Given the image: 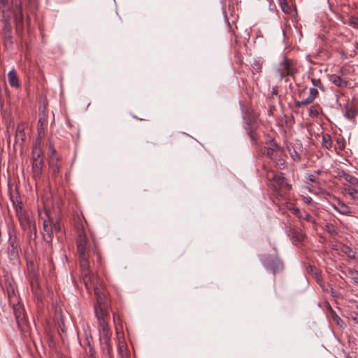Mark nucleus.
Returning <instances> with one entry per match:
<instances>
[{
  "mask_svg": "<svg viewBox=\"0 0 358 358\" xmlns=\"http://www.w3.org/2000/svg\"><path fill=\"white\" fill-rule=\"evenodd\" d=\"M83 275V282L88 292L93 289L96 296V303L94 304L95 315L99 312L108 313V303L105 288L102 280L94 273L87 271Z\"/></svg>",
  "mask_w": 358,
  "mask_h": 358,
  "instance_id": "f257e3e1",
  "label": "nucleus"
},
{
  "mask_svg": "<svg viewBox=\"0 0 358 358\" xmlns=\"http://www.w3.org/2000/svg\"><path fill=\"white\" fill-rule=\"evenodd\" d=\"M99 324V341L101 348V351L103 355L110 357L112 348L110 345V336L112 332L108 327V313L99 312L96 315Z\"/></svg>",
  "mask_w": 358,
  "mask_h": 358,
  "instance_id": "f03ea898",
  "label": "nucleus"
},
{
  "mask_svg": "<svg viewBox=\"0 0 358 358\" xmlns=\"http://www.w3.org/2000/svg\"><path fill=\"white\" fill-rule=\"evenodd\" d=\"M0 11L2 17L3 34L7 38L10 39L12 36L10 19L13 16V10L10 9L9 0H0Z\"/></svg>",
  "mask_w": 358,
  "mask_h": 358,
  "instance_id": "7ed1b4c3",
  "label": "nucleus"
},
{
  "mask_svg": "<svg viewBox=\"0 0 358 358\" xmlns=\"http://www.w3.org/2000/svg\"><path fill=\"white\" fill-rule=\"evenodd\" d=\"M298 72V64L296 61L284 57L279 64L277 73L280 79H285L286 82L289 80V77H294Z\"/></svg>",
  "mask_w": 358,
  "mask_h": 358,
  "instance_id": "20e7f679",
  "label": "nucleus"
},
{
  "mask_svg": "<svg viewBox=\"0 0 358 358\" xmlns=\"http://www.w3.org/2000/svg\"><path fill=\"white\" fill-rule=\"evenodd\" d=\"M15 208L21 228L24 231L28 230L29 228L34 229V225H36L35 220L31 214L23 209L22 202L17 203Z\"/></svg>",
  "mask_w": 358,
  "mask_h": 358,
  "instance_id": "39448f33",
  "label": "nucleus"
},
{
  "mask_svg": "<svg viewBox=\"0 0 358 358\" xmlns=\"http://www.w3.org/2000/svg\"><path fill=\"white\" fill-rule=\"evenodd\" d=\"M266 177L270 181L271 187L275 192H278L282 189L289 191L292 188L291 185L288 184L282 173L274 174L271 178H269L268 175H267Z\"/></svg>",
  "mask_w": 358,
  "mask_h": 358,
  "instance_id": "423d86ee",
  "label": "nucleus"
},
{
  "mask_svg": "<svg viewBox=\"0 0 358 358\" xmlns=\"http://www.w3.org/2000/svg\"><path fill=\"white\" fill-rule=\"evenodd\" d=\"M77 230V248L79 255L86 253L88 248L89 239L86 235L85 227L83 222H78L76 224Z\"/></svg>",
  "mask_w": 358,
  "mask_h": 358,
  "instance_id": "0eeeda50",
  "label": "nucleus"
},
{
  "mask_svg": "<svg viewBox=\"0 0 358 358\" xmlns=\"http://www.w3.org/2000/svg\"><path fill=\"white\" fill-rule=\"evenodd\" d=\"M11 10H13V17L15 21L16 31H22L24 27V17L22 12L21 0H12L9 3Z\"/></svg>",
  "mask_w": 358,
  "mask_h": 358,
  "instance_id": "6e6552de",
  "label": "nucleus"
},
{
  "mask_svg": "<svg viewBox=\"0 0 358 358\" xmlns=\"http://www.w3.org/2000/svg\"><path fill=\"white\" fill-rule=\"evenodd\" d=\"M264 266L268 271H271L273 274L282 271L284 264L278 257H271L270 256H265L263 259Z\"/></svg>",
  "mask_w": 358,
  "mask_h": 358,
  "instance_id": "1a4fd4ad",
  "label": "nucleus"
},
{
  "mask_svg": "<svg viewBox=\"0 0 358 358\" xmlns=\"http://www.w3.org/2000/svg\"><path fill=\"white\" fill-rule=\"evenodd\" d=\"M41 151L35 148L33 150L32 172L34 178H39L42 173L43 159L41 157Z\"/></svg>",
  "mask_w": 358,
  "mask_h": 358,
  "instance_id": "9d476101",
  "label": "nucleus"
},
{
  "mask_svg": "<svg viewBox=\"0 0 358 358\" xmlns=\"http://www.w3.org/2000/svg\"><path fill=\"white\" fill-rule=\"evenodd\" d=\"M287 209L290 210L300 220H306L311 223H314L313 217L306 210H301L297 208L295 204L289 203L287 204Z\"/></svg>",
  "mask_w": 358,
  "mask_h": 358,
  "instance_id": "9b49d317",
  "label": "nucleus"
},
{
  "mask_svg": "<svg viewBox=\"0 0 358 358\" xmlns=\"http://www.w3.org/2000/svg\"><path fill=\"white\" fill-rule=\"evenodd\" d=\"M20 247L18 245L17 238L15 235H12L9 232L8 254L11 259H15L18 256Z\"/></svg>",
  "mask_w": 358,
  "mask_h": 358,
  "instance_id": "f8f14e48",
  "label": "nucleus"
},
{
  "mask_svg": "<svg viewBox=\"0 0 358 358\" xmlns=\"http://www.w3.org/2000/svg\"><path fill=\"white\" fill-rule=\"evenodd\" d=\"M43 236L44 241L48 243H51L52 241V226L50 220H44L43 222Z\"/></svg>",
  "mask_w": 358,
  "mask_h": 358,
  "instance_id": "ddd939ff",
  "label": "nucleus"
},
{
  "mask_svg": "<svg viewBox=\"0 0 358 358\" xmlns=\"http://www.w3.org/2000/svg\"><path fill=\"white\" fill-rule=\"evenodd\" d=\"M331 205L332 207L341 214L348 215L351 213L350 207L338 199H336Z\"/></svg>",
  "mask_w": 358,
  "mask_h": 358,
  "instance_id": "4468645a",
  "label": "nucleus"
},
{
  "mask_svg": "<svg viewBox=\"0 0 358 358\" xmlns=\"http://www.w3.org/2000/svg\"><path fill=\"white\" fill-rule=\"evenodd\" d=\"M13 312L19 327L22 328V326L25 324L27 322L25 319L24 309L21 306V305L17 304L13 307Z\"/></svg>",
  "mask_w": 358,
  "mask_h": 358,
  "instance_id": "2eb2a0df",
  "label": "nucleus"
},
{
  "mask_svg": "<svg viewBox=\"0 0 358 358\" xmlns=\"http://www.w3.org/2000/svg\"><path fill=\"white\" fill-rule=\"evenodd\" d=\"M318 95V91L316 88H310L309 90V95L305 99H303L301 101H296L295 102V106L296 107H300L301 106H306V105H309L311 103L313 102V101L315 100V99L317 96Z\"/></svg>",
  "mask_w": 358,
  "mask_h": 358,
  "instance_id": "dca6fc26",
  "label": "nucleus"
},
{
  "mask_svg": "<svg viewBox=\"0 0 358 358\" xmlns=\"http://www.w3.org/2000/svg\"><path fill=\"white\" fill-rule=\"evenodd\" d=\"M29 278L30 280V285L32 292L38 295L40 290V284L38 280V275L36 272H31L29 274Z\"/></svg>",
  "mask_w": 358,
  "mask_h": 358,
  "instance_id": "f3484780",
  "label": "nucleus"
},
{
  "mask_svg": "<svg viewBox=\"0 0 358 358\" xmlns=\"http://www.w3.org/2000/svg\"><path fill=\"white\" fill-rule=\"evenodd\" d=\"M271 147L266 148L265 154L272 160H275L278 152H280V148L273 140L271 141Z\"/></svg>",
  "mask_w": 358,
  "mask_h": 358,
  "instance_id": "a211bd4d",
  "label": "nucleus"
},
{
  "mask_svg": "<svg viewBox=\"0 0 358 358\" xmlns=\"http://www.w3.org/2000/svg\"><path fill=\"white\" fill-rule=\"evenodd\" d=\"M60 158H53L52 159H48V164L50 171L52 177L57 178L59 174L60 166L59 165V161Z\"/></svg>",
  "mask_w": 358,
  "mask_h": 358,
  "instance_id": "6ab92c4d",
  "label": "nucleus"
},
{
  "mask_svg": "<svg viewBox=\"0 0 358 358\" xmlns=\"http://www.w3.org/2000/svg\"><path fill=\"white\" fill-rule=\"evenodd\" d=\"M8 79L11 87L17 88L20 87V82L15 69L10 70L8 73Z\"/></svg>",
  "mask_w": 358,
  "mask_h": 358,
  "instance_id": "aec40b11",
  "label": "nucleus"
},
{
  "mask_svg": "<svg viewBox=\"0 0 358 358\" xmlns=\"http://www.w3.org/2000/svg\"><path fill=\"white\" fill-rule=\"evenodd\" d=\"M357 113V109L352 104V103H350L349 101L346 103L345 106V116L350 120H352Z\"/></svg>",
  "mask_w": 358,
  "mask_h": 358,
  "instance_id": "412c9836",
  "label": "nucleus"
},
{
  "mask_svg": "<svg viewBox=\"0 0 358 358\" xmlns=\"http://www.w3.org/2000/svg\"><path fill=\"white\" fill-rule=\"evenodd\" d=\"M330 80L335 85L343 88L346 87L348 85V82L346 80L336 74H333L330 76Z\"/></svg>",
  "mask_w": 358,
  "mask_h": 358,
  "instance_id": "4be33fe9",
  "label": "nucleus"
},
{
  "mask_svg": "<svg viewBox=\"0 0 358 358\" xmlns=\"http://www.w3.org/2000/svg\"><path fill=\"white\" fill-rule=\"evenodd\" d=\"M257 118V116L255 113H253L252 111L249 112V110H248L243 116L245 128L250 127V125L256 121Z\"/></svg>",
  "mask_w": 358,
  "mask_h": 358,
  "instance_id": "5701e85b",
  "label": "nucleus"
},
{
  "mask_svg": "<svg viewBox=\"0 0 358 358\" xmlns=\"http://www.w3.org/2000/svg\"><path fill=\"white\" fill-rule=\"evenodd\" d=\"M79 258H80V268L83 272V275H84L85 273H87V271H89L90 263H89L88 258H87L86 253H83V255H79Z\"/></svg>",
  "mask_w": 358,
  "mask_h": 358,
  "instance_id": "b1692460",
  "label": "nucleus"
},
{
  "mask_svg": "<svg viewBox=\"0 0 358 358\" xmlns=\"http://www.w3.org/2000/svg\"><path fill=\"white\" fill-rule=\"evenodd\" d=\"M341 177H343L346 181L350 183L352 186H358V178H357L356 177L348 173H346L344 171L342 172Z\"/></svg>",
  "mask_w": 358,
  "mask_h": 358,
  "instance_id": "393cba45",
  "label": "nucleus"
},
{
  "mask_svg": "<svg viewBox=\"0 0 358 358\" xmlns=\"http://www.w3.org/2000/svg\"><path fill=\"white\" fill-rule=\"evenodd\" d=\"M345 147V141L343 137H338L336 138V143L334 145V149L336 153H339L343 151Z\"/></svg>",
  "mask_w": 358,
  "mask_h": 358,
  "instance_id": "a878e982",
  "label": "nucleus"
},
{
  "mask_svg": "<svg viewBox=\"0 0 358 358\" xmlns=\"http://www.w3.org/2000/svg\"><path fill=\"white\" fill-rule=\"evenodd\" d=\"M24 124L20 123L17 126L15 138L20 139L22 141L24 140L25 133L24 131Z\"/></svg>",
  "mask_w": 358,
  "mask_h": 358,
  "instance_id": "bb28decb",
  "label": "nucleus"
},
{
  "mask_svg": "<svg viewBox=\"0 0 358 358\" xmlns=\"http://www.w3.org/2000/svg\"><path fill=\"white\" fill-rule=\"evenodd\" d=\"M322 146L327 150H330L331 148L332 140L329 134H325L322 136Z\"/></svg>",
  "mask_w": 358,
  "mask_h": 358,
  "instance_id": "cd10ccee",
  "label": "nucleus"
},
{
  "mask_svg": "<svg viewBox=\"0 0 358 358\" xmlns=\"http://www.w3.org/2000/svg\"><path fill=\"white\" fill-rule=\"evenodd\" d=\"M344 189L352 199H358V186H345Z\"/></svg>",
  "mask_w": 358,
  "mask_h": 358,
  "instance_id": "c85d7f7f",
  "label": "nucleus"
},
{
  "mask_svg": "<svg viewBox=\"0 0 358 358\" xmlns=\"http://www.w3.org/2000/svg\"><path fill=\"white\" fill-rule=\"evenodd\" d=\"M304 238V234L302 231H294L292 236V243L295 245L301 243Z\"/></svg>",
  "mask_w": 358,
  "mask_h": 358,
  "instance_id": "c756f323",
  "label": "nucleus"
},
{
  "mask_svg": "<svg viewBox=\"0 0 358 358\" xmlns=\"http://www.w3.org/2000/svg\"><path fill=\"white\" fill-rule=\"evenodd\" d=\"M47 121L46 120L40 118L38 122V134L40 137H42L45 135V127L44 125H46Z\"/></svg>",
  "mask_w": 358,
  "mask_h": 358,
  "instance_id": "7c9ffc66",
  "label": "nucleus"
},
{
  "mask_svg": "<svg viewBox=\"0 0 358 358\" xmlns=\"http://www.w3.org/2000/svg\"><path fill=\"white\" fill-rule=\"evenodd\" d=\"M263 61L260 59H254L251 63L252 69L257 73H261L262 71Z\"/></svg>",
  "mask_w": 358,
  "mask_h": 358,
  "instance_id": "2f4dec72",
  "label": "nucleus"
},
{
  "mask_svg": "<svg viewBox=\"0 0 358 358\" xmlns=\"http://www.w3.org/2000/svg\"><path fill=\"white\" fill-rule=\"evenodd\" d=\"M348 274L350 279L355 284L358 285V271L355 269L349 268L348 270Z\"/></svg>",
  "mask_w": 358,
  "mask_h": 358,
  "instance_id": "473e14b6",
  "label": "nucleus"
},
{
  "mask_svg": "<svg viewBox=\"0 0 358 358\" xmlns=\"http://www.w3.org/2000/svg\"><path fill=\"white\" fill-rule=\"evenodd\" d=\"M288 151L289 154L290 155L291 157L293 160L296 162H300L301 161V156L296 151V150L294 148L288 147Z\"/></svg>",
  "mask_w": 358,
  "mask_h": 358,
  "instance_id": "72a5a7b5",
  "label": "nucleus"
},
{
  "mask_svg": "<svg viewBox=\"0 0 358 358\" xmlns=\"http://www.w3.org/2000/svg\"><path fill=\"white\" fill-rule=\"evenodd\" d=\"M342 251L350 259L355 258V252L348 246L344 245Z\"/></svg>",
  "mask_w": 358,
  "mask_h": 358,
  "instance_id": "f704fd0d",
  "label": "nucleus"
},
{
  "mask_svg": "<svg viewBox=\"0 0 358 358\" xmlns=\"http://www.w3.org/2000/svg\"><path fill=\"white\" fill-rule=\"evenodd\" d=\"M28 238L31 240H35L37 236V229H36V225H34V228H29L28 230Z\"/></svg>",
  "mask_w": 358,
  "mask_h": 358,
  "instance_id": "c9c22d12",
  "label": "nucleus"
},
{
  "mask_svg": "<svg viewBox=\"0 0 358 358\" xmlns=\"http://www.w3.org/2000/svg\"><path fill=\"white\" fill-rule=\"evenodd\" d=\"M27 7L31 12H34L37 9L38 0H28Z\"/></svg>",
  "mask_w": 358,
  "mask_h": 358,
  "instance_id": "e433bc0d",
  "label": "nucleus"
},
{
  "mask_svg": "<svg viewBox=\"0 0 358 358\" xmlns=\"http://www.w3.org/2000/svg\"><path fill=\"white\" fill-rule=\"evenodd\" d=\"M273 161L275 162V166L278 169H282L285 168V161L280 158V156L278 155L276 159Z\"/></svg>",
  "mask_w": 358,
  "mask_h": 358,
  "instance_id": "4c0bfd02",
  "label": "nucleus"
},
{
  "mask_svg": "<svg viewBox=\"0 0 358 358\" xmlns=\"http://www.w3.org/2000/svg\"><path fill=\"white\" fill-rule=\"evenodd\" d=\"M280 5H281V8L283 12H285V13H289L291 8H290L288 3L286 1V0H284L283 1H282L280 3Z\"/></svg>",
  "mask_w": 358,
  "mask_h": 358,
  "instance_id": "58836bf2",
  "label": "nucleus"
},
{
  "mask_svg": "<svg viewBox=\"0 0 358 358\" xmlns=\"http://www.w3.org/2000/svg\"><path fill=\"white\" fill-rule=\"evenodd\" d=\"M245 130L247 131V133L249 136V137L250 138L251 141L254 143H255L257 141L256 140V136L252 129L251 127H245Z\"/></svg>",
  "mask_w": 358,
  "mask_h": 358,
  "instance_id": "ea45409f",
  "label": "nucleus"
},
{
  "mask_svg": "<svg viewBox=\"0 0 358 358\" xmlns=\"http://www.w3.org/2000/svg\"><path fill=\"white\" fill-rule=\"evenodd\" d=\"M311 83L315 87H319L320 89L323 88V85L320 79L311 78Z\"/></svg>",
  "mask_w": 358,
  "mask_h": 358,
  "instance_id": "a19ab883",
  "label": "nucleus"
},
{
  "mask_svg": "<svg viewBox=\"0 0 358 358\" xmlns=\"http://www.w3.org/2000/svg\"><path fill=\"white\" fill-rule=\"evenodd\" d=\"M53 158H60L55 149L50 148L49 151V159H52Z\"/></svg>",
  "mask_w": 358,
  "mask_h": 358,
  "instance_id": "79ce46f5",
  "label": "nucleus"
},
{
  "mask_svg": "<svg viewBox=\"0 0 358 358\" xmlns=\"http://www.w3.org/2000/svg\"><path fill=\"white\" fill-rule=\"evenodd\" d=\"M326 229L329 233L331 234H336V230L333 224H327Z\"/></svg>",
  "mask_w": 358,
  "mask_h": 358,
  "instance_id": "37998d69",
  "label": "nucleus"
},
{
  "mask_svg": "<svg viewBox=\"0 0 358 358\" xmlns=\"http://www.w3.org/2000/svg\"><path fill=\"white\" fill-rule=\"evenodd\" d=\"M302 200L304 203L308 205H311L313 203V199L309 196H301Z\"/></svg>",
  "mask_w": 358,
  "mask_h": 358,
  "instance_id": "c03bdc74",
  "label": "nucleus"
},
{
  "mask_svg": "<svg viewBox=\"0 0 358 358\" xmlns=\"http://www.w3.org/2000/svg\"><path fill=\"white\" fill-rule=\"evenodd\" d=\"M95 350L93 347L89 344V350L87 352V357L94 356Z\"/></svg>",
  "mask_w": 358,
  "mask_h": 358,
  "instance_id": "a18cd8bd",
  "label": "nucleus"
},
{
  "mask_svg": "<svg viewBox=\"0 0 358 358\" xmlns=\"http://www.w3.org/2000/svg\"><path fill=\"white\" fill-rule=\"evenodd\" d=\"M310 181L313 182H317L318 183V180H317V178L313 175V174H310L308 176V178H307Z\"/></svg>",
  "mask_w": 358,
  "mask_h": 358,
  "instance_id": "49530a36",
  "label": "nucleus"
},
{
  "mask_svg": "<svg viewBox=\"0 0 358 358\" xmlns=\"http://www.w3.org/2000/svg\"><path fill=\"white\" fill-rule=\"evenodd\" d=\"M310 114L311 115H314V116L317 117V116H318L319 113L314 107L311 106L310 108Z\"/></svg>",
  "mask_w": 358,
  "mask_h": 358,
  "instance_id": "de8ad7c7",
  "label": "nucleus"
},
{
  "mask_svg": "<svg viewBox=\"0 0 358 358\" xmlns=\"http://www.w3.org/2000/svg\"><path fill=\"white\" fill-rule=\"evenodd\" d=\"M349 21H350V24L353 25L354 27H355L357 23V19L353 16L350 17Z\"/></svg>",
  "mask_w": 358,
  "mask_h": 358,
  "instance_id": "09e8293b",
  "label": "nucleus"
},
{
  "mask_svg": "<svg viewBox=\"0 0 358 358\" xmlns=\"http://www.w3.org/2000/svg\"><path fill=\"white\" fill-rule=\"evenodd\" d=\"M52 226V231L55 230V231H60V225L59 224L56 222L55 223L53 224Z\"/></svg>",
  "mask_w": 358,
  "mask_h": 358,
  "instance_id": "8fccbe9b",
  "label": "nucleus"
},
{
  "mask_svg": "<svg viewBox=\"0 0 358 358\" xmlns=\"http://www.w3.org/2000/svg\"><path fill=\"white\" fill-rule=\"evenodd\" d=\"M8 294L9 297H10L11 295H15L14 288L10 287V289H8Z\"/></svg>",
  "mask_w": 358,
  "mask_h": 358,
  "instance_id": "3c124183",
  "label": "nucleus"
},
{
  "mask_svg": "<svg viewBox=\"0 0 358 358\" xmlns=\"http://www.w3.org/2000/svg\"><path fill=\"white\" fill-rule=\"evenodd\" d=\"M29 24H30V18H29V17L28 16V17H27V25L28 28L29 27Z\"/></svg>",
  "mask_w": 358,
  "mask_h": 358,
  "instance_id": "603ef678",
  "label": "nucleus"
},
{
  "mask_svg": "<svg viewBox=\"0 0 358 358\" xmlns=\"http://www.w3.org/2000/svg\"><path fill=\"white\" fill-rule=\"evenodd\" d=\"M317 174H320V173H322V171L318 170V171H317Z\"/></svg>",
  "mask_w": 358,
  "mask_h": 358,
  "instance_id": "864d4df0",
  "label": "nucleus"
},
{
  "mask_svg": "<svg viewBox=\"0 0 358 358\" xmlns=\"http://www.w3.org/2000/svg\"><path fill=\"white\" fill-rule=\"evenodd\" d=\"M87 358H95V357L94 356H91V357H88Z\"/></svg>",
  "mask_w": 358,
  "mask_h": 358,
  "instance_id": "5fc2aeb1",
  "label": "nucleus"
},
{
  "mask_svg": "<svg viewBox=\"0 0 358 358\" xmlns=\"http://www.w3.org/2000/svg\"><path fill=\"white\" fill-rule=\"evenodd\" d=\"M140 120H147V119H145V118H141Z\"/></svg>",
  "mask_w": 358,
  "mask_h": 358,
  "instance_id": "6e6d98bb",
  "label": "nucleus"
},
{
  "mask_svg": "<svg viewBox=\"0 0 358 358\" xmlns=\"http://www.w3.org/2000/svg\"><path fill=\"white\" fill-rule=\"evenodd\" d=\"M357 204H358V203H357Z\"/></svg>",
  "mask_w": 358,
  "mask_h": 358,
  "instance_id": "4d7b16f0",
  "label": "nucleus"
}]
</instances>
